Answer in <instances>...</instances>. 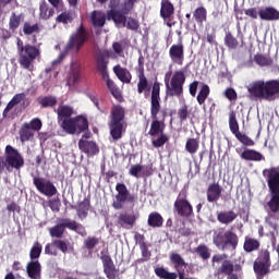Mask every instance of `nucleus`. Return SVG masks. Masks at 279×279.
Here are the masks:
<instances>
[{
	"instance_id": "48",
	"label": "nucleus",
	"mask_w": 279,
	"mask_h": 279,
	"mask_svg": "<svg viewBox=\"0 0 279 279\" xmlns=\"http://www.w3.org/2000/svg\"><path fill=\"white\" fill-rule=\"evenodd\" d=\"M83 245H84L85 250H87L88 252H93V250H95L97 247V245H99V238L87 236L84 240Z\"/></svg>"
},
{
	"instance_id": "31",
	"label": "nucleus",
	"mask_w": 279,
	"mask_h": 279,
	"mask_svg": "<svg viewBox=\"0 0 279 279\" xmlns=\"http://www.w3.org/2000/svg\"><path fill=\"white\" fill-rule=\"evenodd\" d=\"M240 158L250 162H260L265 160V156H263L260 151L250 148L244 149V151L241 153Z\"/></svg>"
},
{
	"instance_id": "23",
	"label": "nucleus",
	"mask_w": 279,
	"mask_h": 279,
	"mask_svg": "<svg viewBox=\"0 0 279 279\" xmlns=\"http://www.w3.org/2000/svg\"><path fill=\"white\" fill-rule=\"evenodd\" d=\"M118 228H123L124 230H132L136 226V215L121 213L117 218Z\"/></svg>"
},
{
	"instance_id": "3",
	"label": "nucleus",
	"mask_w": 279,
	"mask_h": 279,
	"mask_svg": "<svg viewBox=\"0 0 279 279\" xmlns=\"http://www.w3.org/2000/svg\"><path fill=\"white\" fill-rule=\"evenodd\" d=\"M248 93L256 99L274 101L279 95V80L255 81L248 86Z\"/></svg>"
},
{
	"instance_id": "15",
	"label": "nucleus",
	"mask_w": 279,
	"mask_h": 279,
	"mask_svg": "<svg viewBox=\"0 0 279 279\" xmlns=\"http://www.w3.org/2000/svg\"><path fill=\"white\" fill-rule=\"evenodd\" d=\"M186 197V191L182 190L174 202V210L179 217H183V219L193 217V205H191V202H189Z\"/></svg>"
},
{
	"instance_id": "49",
	"label": "nucleus",
	"mask_w": 279,
	"mask_h": 279,
	"mask_svg": "<svg viewBox=\"0 0 279 279\" xmlns=\"http://www.w3.org/2000/svg\"><path fill=\"white\" fill-rule=\"evenodd\" d=\"M195 252L203 260H208V258H210V248H208L206 244H199L195 248Z\"/></svg>"
},
{
	"instance_id": "42",
	"label": "nucleus",
	"mask_w": 279,
	"mask_h": 279,
	"mask_svg": "<svg viewBox=\"0 0 279 279\" xmlns=\"http://www.w3.org/2000/svg\"><path fill=\"white\" fill-rule=\"evenodd\" d=\"M254 62L257 66H271L274 64V59L263 53H256L254 56Z\"/></svg>"
},
{
	"instance_id": "47",
	"label": "nucleus",
	"mask_w": 279,
	"mask_h": 279,
	"mask_svg": "<svg viewBox=\"0 0 279 279\" xmlns=\"http://www.w3.org/2000/svg\"><path fill=\"white\" fill-rule=\"evenodd\" d=\"M225 45L228 49H236V47H239V39L228 31L225 35Z\"/></svg>"
},
{
	"instance_id": "52",
	"label": "nucleus",
	"mask_w": 279,
	"mask_h": 279,
	"mask_svg": "<svg viewBox=\"0 0 279 279\" xmlns=\"http://www.w3.org/2000/svg\"><path fill=\"white\" fill-rule=\"evenodd\" d=\"M166 143H169V135L165 133H160L157 140L151 141V145L156 149L163 147Z\"/></svg>"
},
{
	"instance_id": "55",
	"label": "nucleus",
	"mask_w": 279,
	"mask_h": 279,
	"mask_svg": "<svg viewBox=\"0 0 279 279\" xmlns=\"http://www.w3.org/2000/svg\"><path fill=\"white\" fill-rule=\"evenodd\" d=\"M48 206L52 213H60V207L62 206V203L60 202V198H52L48 202Z\"/></svg>"
},
{
	"instance_id": "19",
	"label": "nucleus",
	"mask_w": 279,
	"mask_h": 279,
	"mask_svg": "<svg viewBox=\"0 0 279 279\" xmlns=\"http://www.w3.org/2000/svg\"><path fill=\"white\" fill-rule=\"evenodd\" d=\"M160 16L168 27L175 25V22H171L175 16V7L171 0H161Z\"/></svg>"
},
{
	"instance_id": "40",
	"label": "nucleus",
	"mask_w": 279,
	"mask_h": 279,
	"mask_svg": "<svg viewBox=\"0 0 279 279\" xmlns=\"http://www.w3.org/2000/svg\"><path fill=\"white\" fill-rule=\"evenodd\" d=\"M137 93L138 95H143V93H149L151 87H149V82L147 81V76L145 74H137Z\"/></svg>"
},
{
	"instance_id": "2",
	"label": "nucleus",
	"mask_w": 279,
	"mask_h": 279,
	"mask_svg": "<svg viewBox=\"0 0 279 279\" xmlns=\"http://www.w3.org/2000/svg\"><path fill=\"white\" fill-rule=\"evenodd\" d=\"M160 83L156 81L153 84L151 93H150V117L153 119L150 123V129L148 131L149 136H159V134H165V118L162 120H158V114L161 110L160 106Z\"/></svg>"
},
{
	"instance_id": "27",
	"label": "nucleus",
	"mask_w": 279,
	"mask_h": 279,
	"mask_svg": "<svg viewBox=\"0 0 279 279\" xmlns=\"http://www.w3.org/2000/svg\"><path fill=\"white\" fill-rule=\"evenodd\" d=\"M78 149L87 156H97V154H99V146H97V143L84 138L78 141Z\"/></svg>"
},
{
	"instance_id": "41",
	"label": "nucleus",
	"mask_w": 279,
	"mask_h": 279,
	"mask_svg": "<svg viewBox=\"0 0 279 279\" xmlns=\"http://www.w3.org/2000/svg\"><path fill=\"white\" fill-rule=\"evenodd\" d=\"M25 19V15L23 13L16 15V13H12L9 19V29L12 32H16L19 27H21V23H23V20Z\"/></svg>"
},
{
	"instance_id": "26",
	"label": "nucleus",
	"mask_w": 279,
	"mask_h": 279,
	"mask_svg": "<svg viewBox=\"0 0 279 279\" xmlns=\"http://www.w3.org/2000/svg\"><path fill=\"white\" fill-rule=\"evenodd\" d=\"M82 78V64L77 61L71 63L70 73L68 75V86H75Z\"/></svg>"
},
{
	"instance_id": "12",
	"label": "nucleus",
	"mask_w": 279,
	"mask_h": 279,
	"mask_svg": "<svg viewBox=\"0 0 279 279\" xmlns=\"http://www.w3.org/2000/svg\"><path fill=\"white\" fill-rule=\"evenodd\" d=\"M184 70L175 71L170 80V83L166 85L167 97H182L184 95V83L186 82V75Z\"/></svg>"
},
{
	"instance_id": "5",
	"label": "nucleus",
	"mask_w": 279,
	"mask_h": 279,
	"mask_svg": "<svg viewBox=\"0 0 279 279\" xmlns=\"http://www.w3.org/2000/svg\"><path fill=\"white\" fill-rule=\"evenodd\" d=\"M16 45L20 66L26 71H34V61L37 58H40V49L32 44L23 45V40H21V38L17 39Z\"/></svg>"
},
{
	"instance_id": "35",
	"label": "nucleus",
	"mask_w": 279,
	"mask_h": 279,
	"mask_svg": "<svg viewBox=\"0 0 279 279\" xmlns=\"http://www.w3.org/2000/svg\"><path fill=\"white\" fill-rule=\"evenodd\" d=\"M90 21L94 27H104L106 25V13L101 11H93L90 13Z\"/></svg>"
},
{
	"instance_id": "28",
	"label": "nucleus",
	"mask_w": 279,
	"mask_h": 279,
	"mask_svg": "<svg viewBox=\"0 0 279 279\" xmlns=\"http://www.w3.org/2000/svg\"><path fill=\"white\" fill-rule=\"evenodd\" d=\"M260 21H279V11L274 7H265L258 11Z\"/></svg>"
},
{
	"instance_id": "39",
	"label": "nucleus",
	"mask_w": 279,
	"mask_h": 279,
	"mask_svg": "<svg viewBox=\"0 0 279 279\" xmlns=\"http://www.w3.org/2000/svg\"><path fill=\"white\" fill-rule=\"evenodd\" d=\"M260 247V242L254 238L245 236L243 250L244 252H256Z\"/></svg>"
},
{
	"instance_id": "7",
	"label": "nucleus",
	"mask_w": 279,
	"mask_h": 279,
	"mask_svg": "<svg viewBox=\"0 0 279 279\" xmlns=\"http://www.w3.org/2000/svg\"><path fill=\"white\" fill-rule=\"evenodd\" d=\"M66 228L72 232H76V234H80V236H86V234H88L84 225L72 220L71 218H61L58 225L49 229V234L52 239H62Z\"/></svg>"
},
{
	"instance_id": "24",
	"label": "nucleus",
	"mask_w": 279,
	"mask_h": 279,
	"mask_svg": "<svg viewBox=\"0 0 279 279\" xmlns=\"http://www.w3.org/2000/svg\"><path fill=\"white\" fill-rule=\"evenodd\" d=\"M100 260L102 262L104 274L108 279H117V266H114V262L109 254H105L100 256Z\"/></svg>"
},
{
	"instance_id": "57",
	"label": "nucleus",
	"mask_w": 279,
	"mask_h": 279,
	"mask_svg": "<svg viewBox=\"0 0 279 279\" xmlns=\"http://www.w3.org/2000/svg\"><path fill=\"white\" fill-rule=\"evenodd\" d=\"M140 250L142 252V259L141 263H145L147 260H149V258H151V252H149V247L147 246V244H145L144 246H140Z\"/></svg>"
},
{
	"instance_id": "44",
	"label": "nucleus",
	"mask_w": 279,
	"mask_h": 279,
	"mask_svg": "<svg viewBox=\"0 0 279 279\" xmlns=\"http://www.w3.org/2000/svg\"><path fill=\"white\" fill-rule=\"evenodd\" d=\"M73 20V12L65 10L57 15L56 23H59L61 25H69V23H71Z\"/></svg>"
},
{
	"instance_id": "32",
	"label": "nucleus",
	"mask_w": 279,
	"mask_h": 279,
	"mask_svg": "<svg viewBox=\"0 0 279 279\" xmlns=\"http://www.w3.org/2000/svg\"><path fill=\"white\" fill-rule=\"evenodd\" d=\"M78 219L84 221L86 217H88V211L90 210V198L85 197L81 203H78L75 207Z\"/></svg>"
},
{
	"instance_id": "6",
	"label": "nucleus",
	"mask_w": 279,
	"mask_h": 279,
	"mask_svg": "<svg viewBox=\"0 0 279 279\" xmlns=\"http://www.w3.org/2000/svg\"><path fill=\"white\" fill-rule=\"evenodd\" d=\"M213 243L218 250H231L236 251L239 247V235L232 230H227L223 228L217 229L213 233Z\"/></svg>"
},
{
	"instance_id": "8",
	"label": "nucleus",
	"mask_w": 279,
	"mask_h": 279,
	"mask_svg": "<svg viewBox=\"0 0 279 279\" xmlns=\"http://www.w3.org/2000/svg\"><path fill=\"white\" fill-rule=\"evenodd\" d=\"M110 136L114 141L123 138V121H125V108L121 105H113L110 111Z\"/></svg>"
},
{
	"instance_id": "34",
	"label": "nucleus",
	"mask_w": 279,
	"mask_h": 279,
	"mask_svg": "<svg viewBox=\"0 0 279 279\" xmlns=\"http://www.w3.org/2000/svg\"><path fill=\"white\" fill-rule=\"evenodd\" d=\"M193 20L197 25H204V23L208 21V10H206L204 7H197L193 11Z\"/></svg>"
},
{
	"instance_id": "18",
	"label": "nucleus",
	"mask_w": 279,
	"mask_h": 279,
	"mask_svg": "<svg viewBox=\"0 0 279 279\" xmlns=\"http://www.w3.org/2000/svg\"><path fill=\"white\" fill-rule=\"evenodd\" d=\"M88 40V33L86 32V28H84L83 25H81L75 33H73L66 44L68 51H71V49H75V51H80L82 47H84V43Z\"/></svg>"
},
{
	"instance_id": "59",
	"label": "nucleus",
	"mask_w": 279,
	"mask_h": 279,
	"mask_svg": "<svg viewBox=\"0 0 279 279\" xmlns=\"http://www.w3.org/2000/svg\"><path fill=\"white\" fill-rule=\"evenodd\" d=\"M135 71L138 74H145V57L143 54H140L137 60V66L135 68Z\"/></svg>"
},
{
	"instance_id": "16",
	"label": "nucleus",
	"mask_w": 279,
	"mask_h": 279,
	"mask_svg": "<svg viewBox=\"0 0 279 279\" xmlns=\"http://www.w3.org/2000/svg\"><path fill=\"white\" fill-rule=\"evenodd\" d=\"M86 130H88V120L83 116L63 122V132L66 134H82Z\"/></svg>"
},
{
	"instance_id": "33",
	"label": "nucleus",
	"mask_w": 279,
	"mask_h": 279,
	"mask_svg": "<svg viewBox=\"0 0 279 279\" xmlns=\"http://www.w3.org/2000/svg\"><path fill=\"white\" fill-rule=\"evenodd\" d=\"M113 73L122 84H130L132 82V73L125 68H121L119 64L113 66Z\"/></svg>"
},
{
	"instance_id": "13",
	"label": "nucleus",
	"mask_w": 279,
	"mask_h": 279,
	"mask_svg": "<svg viewBox=\"0 0 279 279\" xmlns=\"http://www.w3.org/2000/svg\"><path fill=\"white\" fill-rule=\"evenodd\" d=\"M4 162L7 165V171H10V169L20 171L25 167L23 155L12 145H7L4 148Z\"/></svg>"
},
{
	"instance_id": "58",
	"label": "nucleus",
	"mask_w": 279,
	"mask_h": 279,
	"mask_svg": "<svg viewBox=\"0 0 279 279\" xmlns=\"http://www.w3.org/2000/svg\"><path fill=\"white\" fill-rule=\"evenodd\" d=\"M142 171H143V166H141L140 163L133 165L129 169V173L132 175V178H141L138 173H142Z\"/></svg>"
},
{
	"instance_id": "9",
	"label": "nucleus",
	"mask_w": 279,
	"mask_h": 279,
	"mask_svg": "<svg viewBox=\"0 0 279 279\" xmlns=\"http://www.w3.org/2000/svg\"><path fill=\"white\" fill-rule=\"evenodd\" d=\"M116 191L117 194L112 202V208H114V210H122V208L125 207V204L134 206L138 201V196L136 194H132L125 183H117Z\"/></svg>"
},
{
	"instance_id": "21",
	"label": "nucleus",
	"mask_w": 279,
	"mask_h": 279,
	"mask_svg": "<svg viewBox=\"0 0 279 279\" xmlns=\"http://www.w3.org/2000/svg\"><path fill=\"white\" fill-rule=\"evenodd\" d=\"M169 58L173 64L182 66L184 64V44H173L169 49Z\"/></svg>"
},
{
	"instance_id": "46",
	"label": "nucleus",
	"mask_w": 279,
	"mask_h": 279,
	"mask_svg": "<svg viewBox=\"0 0 279 279\" xmlns=\"http://www.w3.org/2000/svg\"><path fill=\"white\" fill-rule=\"evenodd\" d=\"M38 104L41 108H53L58 105V99L54 96H46L38 98Z\"/></svg>"
},
{
	"instance_id": "14",
	"label": "nucleus",
	"mask_w": 279,
	"mask_h": 279,
	"mask_svg": "<svg viewBox=\"0 0 279 279\" xmlns=\"http://www.w3.org/2000/svg\"><path fill=\"white\" fill-rule=\"evenodd\" d=\"M229 130L235 136V138L242 145H244V147H254V145H256L254 140H252L250 136H247L246 134H243V133H241V131H239V121H236V112L235 111L229 112Z\"/></svg>"
},
{
	"instance_id": "63",
	"label": "nucleus",
	"mask_w": 279,
	"mask_h": 279,
	"mask_svg": "<svg viewBox=\"0 0 279 279\" xmlns=\"http://www.w3.org/2000/svg\"><path fill=\"white\" fill-rule=\"evenodd\" d=\"M244 14L246 16H250V19H253V20L258 19V10L256 8H251V9L244 10Z\"/></svg>"
},
{
	"instance_id": "1",
	"label": "nucleus",
	"mask_w": 279,
	"mask_h": 279,
	"mask_svg": "<svg viewBox=\"0 0 279 279\" xmlns=\"http://www.w3.org/2000/svg\"><path fill=\"white\" fill-rule=\"evenodd\" d=\"M268 186L270 199L266 203V210L270 217L279 214V166L266 168L262 172Z\"/></svg>"
},
{
	"instance_id": "4",
	"label": "nucleus",
	"mask_w": 279,
	"mask_h": 279,
	"mask_svg": "<svg viewBox=\"0 0 279 279\" xmlns=\"http://www.w3.org/2000/svg\"><path fill=\"white\" fill-rule=\"evenodd\" d=\"M133 10L134 8L129 9L128 4H122V10L111 9L108 11L107 16L109 21H113L117 26L122 25V27H126V29L131 32H136L141 29V22H138L136 17H128V14Z\"/></svg>"
},
{
	"instance_id": "29",
	"label": "nucleus",
	"mask_w": 279,
	"mask_h": 279,
	"mask_svg": "<svg viewBox=\"0 0 279 279\" xmlns=\"http://www.w3.org/2000/svg\"><path fill=\"white\" fill-rule=\"evenodd\" d=\"M217 221L222 226H230V223L234 222L239 214L234 210H226V211H217L216 214Z\"/></svg>"
},
{
	"instance_id": "64",
	"label": "nucleus",
	"mask_w": 279,
	"mask_h": 279,
	"mask_svg": "<svg viewBox=\"0 0 279 279\" xmlns=\"http://www.w3.org/2000/svg\"><path fill=\"white\" fill-rule=\"evenodd\" d=\"M26 95L25 93H20L13 96V98L11 99V101L15 105L19 106V104H21V101H24Z\"/></svg>"
},
{
	"instance_id": "38",
	"label": "nucleus",
	"mask_w": 279,
	"mask_h": 279,
	"mask_svg": "<svg viewBox=\"0 0 279 279\" xmlns=\"http://www.w3.org/2000/svg\"><path fill=\"white\" fill-rule=\"evenodd\" d=\"M19 135L22 143H27V141H32V138H34L35 132L29 128V124L25 122L22 124Z\"/></svg>"
},
{
	"instance_id": "11",
	"label": "nucleus",
	"mask_w": 279,
	"mask_h": 279,
	"mask_svg": "<svg viewBox=\"0 0 279 279\" xmlns=\"http://www.w3.org/2000/svg\"><path fill=\"white\" fill-rule=\"evenodd\" d=\"M221 263V265H220ZM220 265L215 272V276H230L234 271H241V265H234V262L228 259V254H215L211 257V267Z\"/></svg>"
},
{
	"instance_id": "61",
	"label": "nucleus",
	"mask_w": 279,
	"mask_h": 279,
	"mask_svg": "<svg viewBox=\"0 0 279 279\" xmlns=\"http://www.w3.org/2000/svg\"><path fill=\"white\" fill-rule=\"evenodd\" d=\"M45 254H48V256H58V250L56 248V245H53V243L47 244L45 247Z\"/></svg>"
},
{
	"instance_id": "30",
	"label": "nucleus",
	"mask_w": 279,
	"mask_h": 279,
	"mask_svg": "<svg viewBox=\"0 0 279 279\" xmlns=\"http://www.w3.org/2000/svg\"><path fill=\"white\" fill-rule=\"evenodd\" d=\"M26 272L31 279H40L43 274V266H40V262L37 259L28 262L26 265Z\"/></svg>"
},
{
	"instance_id": "22",
	"label": "nucleus",
	"mask_w": 279,
	"mask_h": 279,
	"mask_svg": "<svg viewBox=\"0 0 279 279\" xmlns=\"http://www.w3.org/2000/svg\"><path fill=\"white\" fill-rule=\"evenodd\" d=\"M57 113L58 123L61 129L64 130L63 123L64 121H71L73 118V114H75V110L73 107L69 105H60L57 110H54Z\"/></svg>"
},
{
	"instance_id": "43",
	"label": "nucleus",
	"mask_w": 279,
	"mask_h": 279,
	"mask_svg": "<svg viewBox=\"0 0 279 279\" xmlns=\"http://www.w3.org/2000/svg\"><path fill=\"white\" fill-rule=\"evenodd\" d=\"M209 95H210V86H208L207 84H203L201 87V90L198 92V95L196 96L197 104L199 106H204Z\"/></svg>"
},
{
	"instance_id": "25",
	"label": "nucleus",
	"mask_w": 279,
	"mask_h": 279,
	"mask_svg": "<svg viewBox=\"0 0 279 279\" xmlns=\"http://www.w3.org/2000/svg\"><path fill=\"white\" fill-rule=\"evenodd\" d=\"M221 193H223V187L219 183H210L206 191L207 202L209 204H217L221 199Z\"/></svg>"
},
{
	"instance_id": "37",
	"label": "nucleus",
	"mask_w": 279,
	"mask_h": 279,
	"mask_svg": "<svg viewBox=\"0 0 279 279\" xmlns=\"http://www.w3.org/2000/svg\"><path fill=\"white\" fill-rule=\"evenodd\" d=\"M53 14H56V9L49 7L46 1H43L39 5V19L41 21H49Z\"/></svg>"
},
{
	"instance_id": "53",
	"label": "nucleus",
	"mask_w": 279,
	"mask_h": 279,
	"mask_svg": "<svg viewBox=\"0 0 279 279\" xmlns=\"http://www.w3.org/2000/svg\"><path fill=\"white\" fill-rule=\"evenodd\" d=\"M28 128L34 132H40L43 130V121L40 118H34L27 122Z\"/></svg>"
},
{
	"instance_id": "10",
	"label": "nucleus",
	"mask_w": 279,
	"mask_h": 279,
	"mask_svg": "<svg viewBox=\"0 0 279 279\" xmlns=\"http://www.w3.org/2000/svg\"><path fill=\"white\" fill-rule=\"evenodd\" d=\"M253 271L256 279H265V276L271 274V253L264 248L258 252L257 258L253 263Z\"/></svg>"
},
{
	"instance_id": "54",
	"label": "nucleus",
	"mask_w": 279,
	"mask_h": 279,
	"mask_svg": "<svg viewBox=\"0 0 279 279\" xmlns=\"http://www.w3.org/2000/svg\"><path fill=\"white\" fill-rule=\"evenodd\" d=\"M52 245H54L63 254H66L69 252V244L64 240H54L52 242Z\"/></svg>"
},
{
	"instance_id": "17",
	"label": "nucleus",
	"mask_w": 279,
	"mask_h": 279,
	"mask_svg": "<svg viewBox=\"0 0 279 279\" xmlns=\"http://www.w3.org/2000/svg\"><path fill=\"white\" fill-rule=\"evenodd\" d=\"M33 184L35 189H37L38 193H41V195H45L46 197H53L54 195H58V187H56L53 182L50 180L33 175Z\"/></svg>"
},
{
	"instance_id": "36",
	"label": "nucleus",
	"mask_w": 279,
	"mask_h": 279,
	"mask_svg": "<svg viewBox=\"0 0 279 279\" xmlns=\"http://www.w3.org/2000/svg\"><path fill=\"white\" fill-rule=\"evenodd\" d=\"M147 223L149 228H162L165 223V218L157 211H153L148 215Z\"/></svg>"
},
{
	"instance_id": "50",
	"label": "nucleus",
	"mask_w": 279,
	"mask_h": 279,
	"mask_svg": "<svg viewBox=\"0 0 279 279\" xmlns=\"http://www.w3.org/2000/svg\"><path fill=\"white\" fill-rule=\"evenodd\" d=\"M40 254H43V245L40 243L36 242L29 252V258L31 260H38L40 258Z\"/></svg>"
},
{
	"instance_id": "45",
	"label": "nucleus",
	"mask_w": 279,
	"mask_h": 279,
	"mask_svg": "<svg viewBox=\"0 0 279 279\" xmlns=\"http://www.w3.org/2000/svg\"><path fill=\"white\" fill-rule=\"evenodd\" d=\"M199 149V140L189 137L185 143V150L187 154H197V150Z\"/></svg>"
},
{
	"instance_id": "56",
	"label": "nucleus",
	"mask_w": 279,
	"mask_h": 279,
	"mask_svg": "<svg viewBox=\"0 0 279 279\" xmlns=\"http://www.w3.org/2000/svg\"><path fill=\"white\" fill-rule=\"evenodd\" d=\"M178 117L181 123H184L189 119V106L184 105L178 110Z\"/></svg>"
},
{
	"instance_id": "62",
	"label": "nucleus",
	"mask_w": 279,
	"mask_h": 279,
	"mask_svg": "<svg viewBox=\"0 0 279 279\" xmlns=\"http://www.w3.org/2000/svg\"><path fill=\"white\" fill-rule=\"evenodd\" d=\"M14 106H16V105L12 100H10L8 102L7 107L4 108V110L2 112L3 119H10V110H13Z\"/></svg>"
},
{
	"instance_id": "20",
	"label": "nucleus",
	"mask_w": 279,
	"mask_h": 279,
	"mask_svg": "<svg viewBox=\"0 0 279 279\" xmlns=\"http://www.w3.org/2000/svg\"><path fill=\"white\" fill-rule=\"evenodd\" d=\"M110 58V51L104 50L96 56V71L100 73L102 80L108 78V60Z\"/></svg>"
},
{
	"instance_id": "60",
	"label": "nucleus",
	"mask_w": 279,
	"mask_h": 279,
	"mask_svg": "<svg viewBox=\"0 0 279 279\" xmlns=\"http://www.w3.org/2000/svg\"><path fill=\"white\" fill-rule=\"evenodd\" d=\"M225 97L229 99V101H236V92L234 88L229 87L225 90Z\"/></svg>"
},
{
	"instance_id": "51",
	"label": "nucleus",
	"mask_w": 279,
	"mask_h": 279,
	"mask_svg": "<svg viewBox=\"0 0 279 279\" xmlns=\"http://www.w3.org/2000/svg\"><path fill=\"white\" fill-rule=\"evenodd\" d=\"M23 32L25 36H32V34H38L40 32V26L38 24H29V22L24 23Z\"/></svg>"
}]
</instances>
